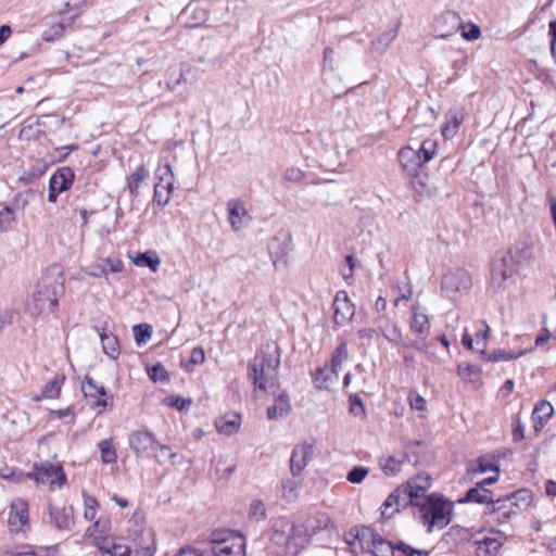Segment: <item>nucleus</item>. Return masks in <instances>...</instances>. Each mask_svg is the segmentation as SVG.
Wrapping results in <instances>:
<instances>
[{
    "label": "nucleus",
    "instance_id": "1",
    "mask_svg": "<svg viewBox=\"0 0 556 556\" xmlns=\"http://www.w3.org/2000/svg\"><path fill=\"white\" fill-rule=\"evenodd\" d=\"M431 484V476L419 473L400 485L408 506L418 509V518L428 532L445 528L452 517V506L443 496L435 493L426 495Z\"/></svg>",
    "mask_w": 556,
    "mask_h": 556
},
{
    "label": "nucleus",
    "instance_id": "2",
    "mask_svg": "<svg viewBox=\"0 0 556 556\" xmlns=\"http://www.w3.org/2000/svg\"><path fill=\"white\" fill-rule=\"evenodd\" d=\"M125 536H94V545L111 556H153L156 546L154 532L136 521L129 520Z\"/></svg>",
    "mask_w": 556,
    "mask_h": 556
},
{
    "label": "nucleus",
    "instance_id": "3",
    "mask_svg": "<svg viewBox=\"0 0 556 556\" xmlns=\"http://www.w3.org/2000/svg\"><path fill=\"white\" fill-rule=\"evenodd\" d=\"M532 257V249L526 242L511 247L500 260L495 261L492 269V287L496 290L504 289L506 282L518 270L527 265Z\"/></svg>",
    "mask_w": 556,
    "mask_h": 556
},
{
    "label": "nucleus",
    "instance_id": "4",
    "mask_svg": "<svg viewBox=\"0 0 556 556\" xmlns=\"http://www.w3.org/2000/svg\"><path fill=\"white\" fill-rule=\"evenodd\" d=\"M63 282L58 279L43 278L38 282L28 304L33 314L51 313L58 305V298L63 293Z\"/></svg>",
    "mask_w": 556,
    "mask_h": 556
},
{
    "label": "nucleus",
    "instance_id": "5",
    "mask_svg": "<svg viewBox=\"0 0 556 556\" xmlns=\"http://www.w3.org/2000/svg\"><path fill=\"white\" fill-rule=\"evenodd\" d=\"M208 556H245V539L228 529L215 530L210 536Z\"/></svg>",
    "mask_w": 556,
    "mask_h": 556
},
{
    "label": "nucleus",
    "instance_id": "6",
    "mask_svg": "<svg viewBox=\"0 0 556 556\" xmlns=\"http://www.w3.org/2000/svg\"><path fill=\"white\" fill-rule=\"evenodd\" d=\"M435 153L437 141L426 139L417 149L412 146L402 148L399 151V160L407 173L415 174L421 166L432 160Z\"/></svg>",
    "mask_w": 556,
    "mask_h": 556
},
{
    "label": "nucleus",
    "instance_id": "7",
    "mask_svg": "<svg viewBox=\"0 0 556 556\" xmlns=\"http://www.w3.org/2000/svg\"><path fill=\"white\" fill-rule=\"evenodd\" d=\"M128 444L137 457L154 458L162 464V459L156 452H169V446L161 444L154 434L148 430L132 431L128 437Z\"/></svg>",
    "mask_w": 556,
    "mask_h": 556
},
{
    "label": "nucleus",
    "instance_id": "8",
    "mask_svg": "<svg viewBox=\"0 0 556 556\" xmlns=\"http://www.w3.org/2000/svg\"><path fill=\"white\" fill-rule=\"evenodd\" d=\"M351 545L354 547L358 545L362 551L369 552L375 556H394L395 552V544L382 539L369 527L356 529L355 539Z\"/></svg>",
    "mask_w": 556,
    "mask_h": 556
},
{
    "label": "nucleus",
    "instance_id": "9",
    "mask_svg": "<svg viewBox=\"0 0 556 556\" xmlns=\"http://www.w3.org/2000/svg\"><path fill=\"white\" fill-rule=\"evenodd\" d=\"M471 283V277L467 270L454 268L444 275L441 291L447 299L456 301L469 291Z\"/></svg>",
    "mask_w": 556,
    "mask_h": 556
},
{
    "label": "nucleus",
    "instance_id": "10",
    "mask_svg": "<svg viewBox=\"0 0 556 556\" xmlns=\"http://www.w3.org/2000/svg\"><path fill=\"white\" fill-rule=\"evenodd\" d=\"M28 479H34L37 484H48L51 489L62 486L66 482V475L60 464L43 462L35 464L31 472L27 473Z\"/></svg>",
    "mask_w": 556,
    "mask_h": 556
},
{
    "label": "nucleus",
    "instance_id": "11",
    "mask_svg": "<svg viewBox=\"0 0 556 556\" xmlns=\"http://www.w3.org/2000/svg\"><path fill=\"white\" fill-rule=\"evenodd\" d=\"M318 520L313 517H308L304 520H298L292 523L290 534L287 541V547L293 548V553H298L309 540V538L316 533L320 526L317 525Z\"/></svg>",
    "mask_w": 556,
    "mask_h": 556
},
{
    "label": "nucleus",
    "instance_id": "12",
    "mask_svg": "<svg viewBox=\"0 0 556 556\" xmlns=\"http://www.w3.org/2000/svg\"><path fill=\"white\" fill-rule=\"evenodd\" d=\"M157 182L154 186L153 202L164 207L170 201L174 191V172L170 164L160 166L155 173Z\"/></svg>",
    "mask_w": 556,
    "mask_h": 556
},
{
    "label": "nucleus",
    "instance_id": "13",
    "mask_svg": "<svg viewBox=\"0 0 556 556\" xmlns=\"http://www.w3.org/2000/svg\"><path fill=\"white\" fill-rule=\"evenodd\" d=\"M522 494H525L523 491L514 492L503 498H497L495 502H493V505L489 511L492 517V521L504 523L508 521L513 515H516L518 511L516 501Z\"/></svg>",
    "mask_w": 556,
    "mask_h": 556
},
{
    "label": "nucleus",
    "instance_id": "14",
    "mask_svg": "<svg viewBox=\"0 0 556 556\" xmlns=\"http://www.w3.org/2000/svg\"><path fill=\"white\" fill-rule=\"evenodd\" d=\"M315 456V442L313 440L311 441H303L299 444H296L291 453L290 457V470L292 475L299 476L302 473V471L307 467L309 462Z\"/></svg>",
    "mask_w": 556,
    "mask_h": 556
},
{
    "label": "nucleus",
    "instance_id": "15",
    "mask_svg": "<svg viewBox=\"0 0 556 556\" xmlns=\"http://www.w3.org/2000/svg\"><path fill=\"white\" fill-rule=\"evenodd\" d=\"M8 525L11 532L21 533L29 529L28 504L22 498H14L10 505Z\"/></svg>",
    "mask_w": 556,
    "mask_h": 556
},
{
    "label": "nucleus",
    "instance_id": "16",
    "mask_svg": "<svg viewBox=\"0 0 556 556\" xmlns=\"http://www.w3.org/2000/svg\"><path fill=\"white\" fill-rule=\"evenodd\" d=\"M459 28L464 29L460 16L454 11H445L435 17L432 29L437 38L444 39L454 35Z\"/></svg>",
    "mask_w": 556,
    "mask_h": 556
},
{
    "label": "nucleus",
    "instance_id": "17",
    "mask_svg": "<svg viewBox=\"0 0 556 556\" xmlns=\"http://www.w3.org/2000/svg\"><path fill=\"white\" fill-rule=\"evenodd\" d=\"M377 329L393 345L406 348L410 344V339L404 338L397 324L387 315H380L376 318Z\"/></svg>",
    "mask_w": 556,
    "mask_h": 556
},
{
    "label": "nucleus",
    "instance_id": "18",
    "mask_svg": "<svg viewBox=\"0 0 556 556\" xmlns=\"http://www.w3.org/2000/svg\"><path fill=\"white\" fill-rule=\"evenodd\" d=\"M506 539L504 532L491 530L489 534L475 542L477 556H497Z\"/></svg>",
    "mask_w": 556,
    "mask_h": 556
},
{
    "label": "nucleus",
    "instance_id": "19",
    "mask_svg": "<svg viewBox=\"0 0 556 556\" xmlns=\"http://www.w3.org/2000/svg\"><path fill=\"white\" fill-rule=\"evenodd\" d=\"M50 523L59 531L72 532L75 527L74 509L72 506L59 507L49 504Z\"/></svg>",
    "mask_w": 556,
    "mask_h": 556
},
{
    "label": "nucleus",
    "instance_id": "20",
    "mask_svg": "<svg viewBox=\"0 0 556 556\" xmlns=\"http://www.w3.org/2000/svg\"><path fill=\"white\" fill-rule=\"evenodd\" d=\"M227 212L231 229L236 232L248 227L252 220L244 203L239 199H231L227 202Z\"/></svg>",
    "mask_w": 556,
    "mask_h": 556
},
{
    "label": "nucleus",
    "instance_id": "21",
    "mask_svg": "<svg viewBox=\"0 0 556 556\" xmlns=\"http://www.w3.org/2000/svg\"><path fill=\"white\" fill-rule=\"evenodd\" d=\"M333 311V319L337 325L342 326L352 320L355 315V307L350 301L346 291L340 290L336 293Z\"/></svg>",
    "mask_w": 556,
    "mask_h": 556
},
{
    "label": "nucleus",
    "instance_id": "22",
    "mask_svg": "<svg viewBox=\"0 0 556 556\" xmlns=\"http://www.w3.org/2000/svg\"><path fill=\"white\" fill-rule=\"evenodd\" d=\"M123 262L118 258H99L88 264L84 270L91 277H106L110 273H119L123 270Z\"/></svg>",
    "mask_w": 556,
    "mask_h": 556
},
{
    "label": "nucleus",
    "instance_id": "23",
    "mask_svg": "<svg viewBox=\"0 0 556 556\" xmlns=\"http://www.w3.org/2000/svg\"><path fill=\"white\" fill-rule=\"evenodd\" d=\"M81 390L91 406L105 408L108 406L106 391L103 386H98L91 378L86 377Z\"/></svg>",
    "mask_w": 556,
    "mask_h": 556
},
{
    "label": "nucleus",
    "instance_id": "24",
    "mask_svg": "<svg viewBox=\"0 0 556 556\" xmlns=\"http://www.w3.org/2000/svg\"><path fill=\"white\" fill-rule=\"evenodd\" d=\"M465 111L462 108H453L445 114V123L442 126V136L445 139H452L456 136L459 127L464 123Z\"/></svg>",
    "mask_w": 556,
    "mask_h": 556
},
{
    "label": "nucleus",
    "instance_id": "25",
    "mask_svg": "<svg viewBox=\"0 0 556 556\" xmlns=\"http://www.w3.org/2000/svg\"><path fill=\"white\" fill-rule=\"evenodd\" d=\"M406 496L403 493L401 486L396 488L392 493L389 494L387 500L381 505V515L386 518L392 517L395 513H399L402 508L408 506Z\"/></svg>",
    "mask_w": 556,
    "mask_h": 556
},
{
    "label": "nucleus",
    "instance_id": "26",
    "mask_svg": "<svg viewBox=\"0 0 556 556\" xmlns=\"http://www.w3.org/2000/svg\"><path fill=\"white\" fill-rule=\"evenodd\" d=\"M338 376L334 370L329 368L328 364H325L324 367H318L314 371L313 382L318 390H328L331 384L337 382Z\"/></svg>",
    "mask_w": 556,
    "mask_h": 556
},
{
    "label": "nucleus",
    "instance_id": "27",
    "mask_svg": "<svg viewBox=\"0 0 556 556\" xmlns=\"http://www.w3.org/2000/svg\"><path fill=\"white\" fill-rule=\"evenodd\" d=\"M74 179H75L74 170L71 167L64 166V167L59 168L50 177L49 184H51L52 186H55V188L59 191L64 192L72 187Z\"/></svg>",
    "mask_w": 556,
    "mask_h": 556
},
{
    "label": "nucleus",
    "instance_id": "28",
    "mask_svg": "<svg viewBox=\"0 0 556 556\" xmlns=\"http://www.w3.org/2000/svg\"><path fill=\"white\" fill-rule=\"evenodd\" d=\"M554 408L547 401H540L533 408L532 420L535 431H540L552 417Z\"/></svg>",
    "mask_w": 556,
    "mask_h": 556
},
{
    "label": "nucleus",
    "instance_id": "29",
    "mask_svg": "<svg viewBox=\"0 0 556 556\" xmlns=\"http://www.w3.org/2000/svg\"><path fill=\"white\" fill-rule=\"evenodd\" d=\"M409 329L414 334L421 339L427 337L430 331V323L428 316L415 308L409 321Z\"/></svg>",
    "mask_w": 556,
    "mask_h": 556
},
{
    "label": "nucleus",
    "instance_id": "30",
    "mask_svg": "<svg viewBox=\"0 0 556 556\" xmlns=\"http://www.w3.org/2000/svg\"><path fill=\"white\" fill-rule=\"evenodd\" d=\"M462 502H471L478 504H492L495 502L493 500V494L490 490L483 486V483H477V485L470 489L465 498Z\"/></svg>",
    "mask_w": 556,
    "mask_h": 556
},
{
    "label": "nucleus",
    "instance_id": "31",
    "mask_svg": "<svg viewBox=\"0 0 556 556\" xmlns=\"http://www.w3.org/2000/svg\"><path fill=\"white\" fill-rule=\"evenodd\" d=\"M408 460L406 455L401 458L394 456H386L379 459V466L386 476H395L402 471L404 464Z\"/></svg>",
    "mask_w": 556,
    "mask_h": 556
},
{
    "label": "nucleus",
    "instance_id": "32",
    "mask_svg": "<svg viewBox=\"0 0 556 556\" xmlns=\"http://www.w3.org/2000/svg\"><path fill=\"white\" fill-rule=\"evenodd\" d=\"M97 331L101 340L103 352L111 358L115 359L119 351V344L116 336L106 333L103 329L100 330L99 328H97Z\"/></svg>",
    "mask_w": 556,
    "mask_h": 556
},
{
    "label": "nucleus",
    "instance_id": "33",
    "mask_svg": "<svg viewBox=\"0 0 556 556\" xmlns=\"http://www.w3.org/2000/svg\"><path fill=\"white\" fill-rule=\"evenodd\" d=\"M349 358V350L346 342L342 341L332 352L330 364L328 365L330 369L334 370L339 375V369L342 364Z\"/></svg>",
    "mask_w": 556,
    "mask_h": 556
},
{
    "label": "nucleus",
    "instance_id": "34",
    "mask_svg": "<svg viewBox=\"0 0 556 556\" xmlns=\"http://www.w3.org/2000/svg\"><path fill=\"white\" fill-rule=\"evenodd\" d=\"M65 381V376L62 374H58L48 381L42 388V396L45 399H58L62 389V386Z\"/></svg>",
    "mask_w": 556,
    "mask_h": 556
},
{
    "label": "nucleus",
    "instance_id": "35",
    "mask_svg": "<svg viewBox=\"0 0 556 556\" xmlns=\"http://www.w3.org/2000/svg\"><path fill=\"white\" fill-rule=\"evenodd\" d=\"M101 462L105 465L115 464L117 460L116 450L113 445V439L101 440L98 444Z\"/></svg>",
    "mask_w": 556,
    "mask_h": 556
},
{
    "label": "nucleus",
    "instance_id": "36",
    "mask_svg": "<svg viewBox=\"0 0 556 556\" xmlns=\"http://www.w3.org/2000/svg\"><path fill=\"white\" fill-rule=\"evenodd\" d=\"M148 177V172L143 166L137 167L135 172L129 176L127 186L130 194L138 195V191L141 182Z\"/></svg>",
    "mask_w": 556,
    "mask_h": 556
},
{
    "label": "nucleus",
    "instance_id": "37",
    "mask_svg": "<svg viewBox=\"0 0 556 556\" xmlns=\"http://www.w3.org/2000/svg\"><path fill=\"white\" fill-rule=\"evenodd\" d=\"M240 416H235L232 419H219L216 421V429L219 433L231 435L239 431Z\"/></svg>",
    "mask_w": 556,
    "mask_h": 556
},
{
    "label": "nucleus",
    "instance_id": "38",
    "mask_svg": "<svg viewBox=\"0 0 556 556\" xmlns=\"http://www.w3.org/2000/svg\"><path fill=\"white\" fill-rule=\"evenodd\" d=\"M458 375L468 382H475L480 375V368L476 365L459 364L457 367Z\"/></svg>",
    "mask_w": 556,
    "mask_h": 556
},
{
    "label": "nucleus",
    "instance_id": "39",
    "mask_svg": "<svg viewBox=\"0 0 556 556\" xmlns=\"http://www.w3.org/2000/svg\"><path fill=\"white\" fill-rule=\"evenodd\" d=\"M407 348H412L424 353L431 362L440 361V358L434 353V346L431 342L419 343L418 341L410 340V344H408Z\"/></svg>",
    "mask_w": 556,
    "mask_h": 556
},
{
    "label": "nucleus",
    "instance_id": "40",
    "mask_svg": "<svg viewBox=\"0 0 556 556\" xmlns=\"http://www.w3.org/2000/svg\"><path fill=\"white\" fill-rule=\"evenodd\" d=\"M192 72V67L189 65H182L179 70L178 77L176 79H173V74H169V78L166 81L167 88L169 90H175L179 85L185 84L188 81V75Z\"/></svg>",
    "mask_w": 556,
    "mask_h": 556
},
{
    "label": "nucleus",
    "instance_id": "41",
    "mask_svg": "<svg viewBox=\"0 0 556 556\" xmlns=\"http://www.w3.org/2000/svg\"><path fill=\"white\" fill-rule=\"evenodd\" d=\"M135 263L139 266H148L153 273H155L160 266V258L149 252L141 253L137 256Z\"/></svg>",
    "mask_w": 556,
    "mask_h": 556
},
{
    "label": "nucleus",
    "instance_id": "42",
    "mask_svg": "<svg viewBox=\"0 0 556 556\" xmlns=\"http://www.w3.org/2000/svg\"><path fill=\"white\" fill-rule=\"evenodd\" d=\"M395 38V31H390L381 35L377 40L371 42V50L378 53H383Z\"/></svg>",
    "mask_w": 556,
    "mask_h": 556
},
{
    "label": "nucleus",
    "instance_id": "43",
    "mask_svg": "<svg viewBox=\"0 0 556 556\" xmlns=\"http://www.w3.org/2000/svg\"><path fill=\"white\" fill-rule=\"evenodd\" d=\"M394 556H428V552L414 548L404 542H400L395 544Z\"/></svg>",
    "mask_w": 556,
    "mask_h": 556
},
{
    "label": "nucleus",
    "instance_id": "44",
    "mask_svg": "<svg viewBox=\"0 0 556 556\" xmlns=\"http://www.w3.org/2000/svg\"><path fill=\"white\" fill-rule=\"evenodd\" d=\"M369 472H370V469L368 467L355 466L349 471V473L346 476V480L350 483L359 484L365 480V478L369 475Z\"/></svg>",
    "mask_w": 556,
    "mask_h": 556
},
{
    "label": "nucleus",
    "instance_id": "45",
    "mask_svg": "<svg viewBox=\"0 0 556 556\" xmlns=\"http://www.w3.org/2000/svg\"><path fill=\"white\" fill-rule=\"evenodd\" d=\"M132 331L138 344L146 343L152 336V327L148 324L135 325Z\"/></svg>",
    "mask_w": 556,
    "mask_h": 556
},
{
    "label": "nucleus",
    "instance_id": "46",
    "mask_svg": "<svg viewBox=\"0 0 556 556\" xmlns=\"http://www.w3.org/2000/svg\"><path fill=\"white\" fill-rule=\"evenodd\" d=\"M250 376L253 378L254 384L263 391L268 390L267 380L264 376V368L261 369L257 368L256 364L252 365ZM273 384L269 386L271 388Z\"/></svg>",
    "mask_w": 556,
    "mask_h": 556
},
{
    "label": "nucleus",
    "instance_id": "47",
    "mask_svg": "<svg viewBox=\"0 0 556 556\" xmlns=\"http://www.w3.org/2000/svg\"><path fill=\"white\" fill-rule=\"evenodd\" d=\"M72 22L65 23L64 21L53 25L50 30L45 31L43 39L47 41H51L56 37H61L65 29L71 26Z\"/></svg>",
    "mask_w": 556,
    "mask_h": 556
},
{
    "label": "nucleus",
    "instance_id": "48",
    "mask_svg": "<svg viewBox=\"0 0 556 556\" xmlns=\"http://www.w3.org/2000/svg\"><path fill=\"white\" fill-rule=\"evenodd\" d=\"M350 401V413L356 417H365V407L362 399L357 394H351Z\"/></svg>",
    "mask_w": 556,
    "mask_h": 556
},
{
    "label": "nucleus",
    "instance_id": "49",
    "mask_svg": "<svg viewBox=\"0 0 556 556\" xmlns=\"http://www.w3.org/2000/svg\"><path fill=\"white\" fill-rule=\"evenodd\" d=\"M13 222L14 212L10 207H4L0 211V232L8 231Z\"/></svg>",
    "mask_w": 556,
    "mask_h": 556
},
{
    "label": "nucleus",
    "instance_id": "50",
    "mask_svg": "<svg viewBox=\"0 0 556 556\" xmlns=\"http://www.w3.org/2000/svg\"><path fill=\"white\" fill-rule=\"evenodd\" d=\"M527 351H520L518 353L514 352H506L504 350H497L493 354L490 355L489 359L493 362H501V361H510L518 358L522 355H525Z\"/></svg>",
    "mask_w": 556,
    "mask_h": 556
},
{
    "label": "nucleus",
    "instance_id": "51",
    "mask_svg": "<svg viewBox=\"0 0 556 556\" xmlns=\"http://www.w3.org/2000/svg\"><path fill=\"white\" fill-rule=\"evenodd\" d=\"M300 484L294 480H288L283 483V497L288 501L296 498L299 493Z\"/></svg>",
    "mask_w": 556,
    "mask_h": 556
},
{
    "label": "nucleus",
    "instance_id": "52",
    "mask_svg": "<svg viewBox=\"0 0 556 556\" xmlns=\"http://www.w3.org/2000/svg\"><path fill=\"white\" fill-rule=\"evenodd\" d=\"M488 334H489V327L483 323V329H480L476 333V344L478 346L477 352H479L481 354H485L484 348L486 344Z\"/></svg>",
    "mask_w": 556,
    "mask_h": 556
},
{
    "label": "nucleus",
    "instance_id": "53",
    "mask_svg": "<svg viewBox=\"0 0 556 556\" xmlns=\"http://www.w3.org/2000/svg\"><path fill=\"white\" fill-rule=\"evenodd\" d=\"M149 377L154 381H166L168 379L167 371L163 365L156 364L149 369Z\"/></svg>",
    "mask_w": 556,
    "mask_h": 556
},
{
    "label": "nucleus",
    "instance_id": "54",
    "mask_svg": "<svg viewBox=\"0 0 556 556\" xmlns=\"http://www.w3.org/2000/svg\"><path fill=\"white\" fill-rule=\"evenodd\" d=\"M250 516L254 517V518H257V519L265 518L266 509H265V505H264V503L262 501L255 500V501H253L251 503Z\"/></svg>",
    "mask_w": 556,
    "mask_h": 556
},
{
    "label": "nucleus",
    "instance_id": "55",
    "mask_svg": "<svg viewBox=\"0 0 556 556\" xmlns=\"http://www.w3.org/2000/svg\"><path fill=\"white\" fill-rule=\"evenodd\" d=\"M410 407L415 410L422 412L426 409V400L416 392H410L408 395Z\"/></svg>",
    "mask_w": 556,
    "mask_h": 556
},
{
    "label": "nucleus",
    "instance_id": "56",
    "mask_svg": "<svg viewBox=\"0 0 556 556\" xmlns=\"http://www.w3.org/2000/svg\"><path fill=\"white\" fill-rule=\"evenodd\" d=\"M192 401L190 399H184L180 396L168 397V405L178 409L184 410L190 407Z\"/></svg>",
    "mask_w": 556,
    "mask_h": 556
},
{
    "label": "nucleus",
    "instance_id": "57",
    "mask_svg": "<svg viewBox=\"0 0 556 556\" xmlns=\"http://www.w3.org/2000/svg\"><path fill=\"white\" fill-rule=\"evenodd\" d=\"M513 438L515 442H520L525 439V425L519 419L513 422Z\"/></svg>",
    "mask_w": 556,
    "mask_h": 556
},
{
    "label": "nucleus",
    "instance_id": "58",
    "mask_svg": "<svg viewBox=\"0 0 556 556\" xmlns=\"http://www.w3.org/2000/svg\"><path fill=\"white\" fill-rule=\"evenodd\" d=\"M204 361H205L204 350L200 346L194 348L191 351L190 364L195 366V365H200V364L204 363Z\"/></svg>",
    "mask_w": 556,
    "mask_h": 556
},
{
    "label": "nucleus",
    "instance_id": "59",
    "mask_svg": "<svg viewBox=\"0 0 556 556\" xmlns=\"http://www.w3.org/2000/svg\"><path fill=\"white\" fill-rule=\"evenodd\" d=\"M78 149V146L77 144H68V146H64V147H61V148H56L55 149V153L58 154L55 156V159L58 161H63L65 160V157L73 151H76Z\"/></svg>",
    "mask_w": 556,
    "mask_h": 556
},
{
    "label": "nucleus",
    "instance_id": "60",
    "mask_svg": "<svg viewBox=\"0 0 556 556\" xmlns=\"http://www.w3.org/2000/svg\"><path fill=\"white\" fill-rule=\"evenodd\" d=\"M481 36V30L478 25L470 24L469 30H463V37L466 40H477Z\"/></svg>",
    "mask_w": 556,
    "mask_h": 556
},
{
    "label": "nucleus",
    "instance_id": "61",
    "mask_svg": "<svg viewBox=\"0 0 556 556\" xmlns=\"http://www.w3.org/2000/svg\"><path fill=\"white\" fill-rule=\"evenodd\" d=\"M478 465H479V470L481 472H486V471L498 472V468L495 465H493V463L486 457L479 458Z\"/></svg>",
    "mask_w": 556,
    "mask_h": 556
},
{
    "label": "nucleus",
    "instance_id": "62",
    "mask_svg": "<svg viewBox=\"0 0 556 556\" xmlns=\"http://www.w3.org/2000/svg\"><path fill=\"white\" fill-rule=\"evenodd\" d=\"M176 556H208L207 551H200L193 547H185Z\"/></svg>",
    "mask_w": 556,
    "mask_h": 556
},
{
    "label": "nucleus",
    "instance_id": "63",
    "mask_svg": "<svg viewBox=\"0 0 556 556\" xmlns=\"http://www.w3.org/2000/svg\"><path fill=\"white\" fill-rule=\"evenodd\" d=\"M303 178V172L298 168H289L285 173V179L289 181H300Z\"/></svg>",
    "mask_w": 556,
    "mask_h": 556
},
{
    "label": "nucleus",
    "instance_id": "64",
    "mask_svg": "<svg viewBox=\"0 0 556 556\" xmlns=\"http://www.w3.org/2000/svg\"><path fill=\"white\" fill-rule=\"evenodd\" d=\"M357 334L361 339L371 340L378 336V332L374 328H363L357 331Z\"/></svg>",
    "mask_w": 556,
    "mask_h": 556
}]
</instances>
